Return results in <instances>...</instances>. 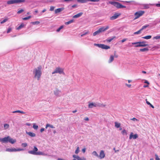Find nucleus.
Returning a JSON list of instances; mask_svg holds the SVG:
<instances>
[{"mask_svg": "<svg viewBox=\"0 0 160 160\" xmlns=\"http://www.w3.org/2000/svg\"><path fill=\"white\" fill-rule=\"evenodd\" d=\"M42 67L40 66L33 70V72L34 75V78L38 80H39L40 79L42 74Z\"/></svg>", "mask_w": 160, "mask_h": 160, "instance_id": "1", "label": "nucleus"}, {"mask_svg": "<svg viewBox=\"0 0 160 160\" xmlns=\"http://www.w3.org/2000/svg\"><path fill=\"white\" fill-rule=\"evenodd\" d=\"M34 148L33 150L29 151L28 152L29 153L35 155H43L44 156L47 155V154L43 153L42 152H37L38 150V148L35 146H34Z\"/></svg>", "mask_w": 160, "mask_h": 160, "instance_id": "2", "label": "nucleus"}, {"mask_svg": "<svg viewBox=\"0 0 160 160\" xmlns=\"http://www.w3.org/2000/svg\"><path fill=\"white\" fill-rule=\"evenodd\" d=\"M52 74L53 75L55 73H59L64 75L65 73L63 71V69L62 68L57 67L52 72Z\"/></svg>", "mask_w": 160, "mask_h": 160, "instance_id": "3", "label": "nucleus"}, {"mask_svg": "<svg viewBox=\"0 0 160 160\" xmlns=\"http://www.w3.org/2000/svg\"><path fill=\"white\" fill-rule=\"evenodd\" d=\"M132 44L135 45V47H145L148 45L147 44H146L144 41L132 42Z\"/></svg>", "mask_w": 160, "mask_h": 160, "instance_id": "4", "label": "nucleus"}, {"mask_svg": "<svg viewBox=\"0 0 160 160\" xmlns=\"http://www.w3.org/2000/svg\"><path fill=\"white\" fill-rule=\"evenodd\" d=\"M109 2L118 8H125L126 7L125 6L122 5L119 2H117L110 1Z\"/></svg>", "mask_w": 160, "mask_h": 160, "instance_id": "5", "label": "nucleus"}, {"mask_svg": "<svg viewBox=\"0 0 160 160\" xmlns=\"http://www.w3.org/2000/svg\"><path fill=\"white\" fill-rule=\"evenodd\" d=\"M144 11H139L136 12L134 14L135 18L134 19L136 20L138 18L142 16L144 13Z\"/></svg>", "mask_w": 160, "mask_h": 160, "instance_id": "6", "label": "nucleus"}, {"mask_svg": "<svg viewBox=\"0 0 160 160\" xmlns=\"http://www.w3.org/2000/svg\"><path fill=\"white\" fill-rule=\"evenodd\" d=\"M25 0H11L7 2L8 4H12L15 3H20L24 2Z\"/></svg>", "mask_w": 160, "mask_h": 160, "instance_id": "7", "label": "nucleus"}, {"mask_svg": "<svg viewBox=\"0 0 160 160\" xmlns=\"http://www.w3.org/2000/svg\"><path fill=\"white\" fill-rule=\"evenodd\" d=\"M94 45L99 48L105 49H108L110 48V47L108 45L103 44H94Z\"/></svg>", "mask_w": 160, "mask_h": 160, "instance_id": "8", "label": "nucleus"}, {"mask_svg": "<svg viewBox=\"0 0 160 160\" xmlns=\"http://www.w3.org/2000/svg\"><path fill=\"white\" fill-rule=\"evenodd\" d=\"M99 103L94 102H89L88 104V107L89 108H92L94 107H96L100 106Z\"/></svg>", "mask_w": 160, "mask_h": 160, "instance_id": "9", "label": "nucleus"}, {"mask_svg": "<svg viewBox=\"0 0 160 160\" xmlns=\"http://www.w3.org/2000/svg\"><path fill=\"white\" fill-rule=\"evenodd\" d=\"M138 137V135L137 134H135L134 135L133 134V133L131 132L130 133L129 139H136Z\"/></svg>", "mask_w": 160, "mask_h": 160, "instance_id": "10", "label": "nucleus"}, {"mask_svg": "<svg viewBox=\"0 0 160 160\" xmlns=\"http://www.w3.org/2000/svg\"><path fill=\"white\" fill-rule=\"evenodd\" d=\"M109 28V27L108 26H105L102 27L100 28H99V29L101 33L104 32L105 31L107 30Z\"/></svg>", "mask_w": 160, "mask_h": 160, "instance_id": "11", "label": "nucleus"}, {"mask_svg": "<svg viewBox=\"0 0 160 160\" xmlns=\"http://www.w3.org/2000/svg\"><path fill=\"white\" fill-rule=\"evenodd\" d=\"M121 14L119 13H115L113 16L110 18V19L111 20H113L117 18Z\"/></svg>", "mask_w": 160, "mask_h": 160, "instance_id": "12", "label": "nucleus"}, {"mask_svg": "<svg viewBox=\"0 0 160 160\" xmlns=\"http://www.w3.org/2000/svg\"><path fill=\"white\" fill-rule=\"evenodd\" d=\"M9 136L5 137L3 138H0V141L3 143H7L8 142Z\"/></svg>", "mask_w": 160, "mask_h": 160, "instance_id": "13", "label": "nucleus"}, {"mask_svg": "<svg viewBox=\"0 0 160 160\" xmlns=\"http://www.w3.org/2000/svg\"><path fill=\"white\" fill-rule=\"evenodd\" d=\"M105 157V154L104 151L103 150L101 151L99 157L100 158L102 159L104 158Z\"/></svg>", "mask_w": 160, "mask_h": 160, "instance_id": "14", "label": "nucleus"}, {"mask_svg": "<svg viewBox=\"0 0 160 160\" xmlns=\"http://www.w3.org/2000/svg\"><path fill=\"white\" fill-rule=\"evenodd\" d=\"M26 133L29 135L30 136L32 137H33L36 136V134L31 132H28L27 131L26 132Z\"/></svg>", "mask_w": 160, "mask_h": 160, "instance_id": "15", "label": "nucleus"}, {"mask_svg": "<svg viewBox=\"0 0 160 160\" xmlns=\"http://www.w3.org/2000/svg\"><path fill=\"white\" fill-rule=\"evenodd\" d=\"M9 138L8 142L12 144H13L16 142V140L15 139H13L11 138L10 136H9Z\"/></svg>", "mask_w": 160, "mask_h": 160, "instance_id": "16", "label": "nucleus"}, {"mask_svg": "<svg viewBox=\"0 0 160 160\" xmlns=\"http://www.w3.org/2000/svg\"><path fill=\"white\" fill-rule=\"evenodd\" d=\"M64 9L63 8H58L55 10V13H57L62 11Z\"/></svg>", "mask_w": 160, "mask_h": 160, "instance_id": "17", "label": "nucleus"}, {"mask_svg": "<svg viewBox=\"0 0 160 160\" xmlns=\"http://www.w3.org/2000/svg\"><path fill=\"white\" fill-rule=\"evenodd\" d=\"M60 92V91L58 89H56L54 91V95H55L57 96H59Z\"/></svg>", "mask_w": 160, "mask_h": 160, "instance_id": "18", "label": "nucleus"}, {"mask_svg": "<svg viewBox=\"0 0 160 160\" xmlns=\"http://www.w3.org/2000/svg\"><path fill=\"white\" fill-rule=\"evenodd\" d=\"M114 56L112 55H111L110 58H109V59L108 61V62L109 63H111L114 60Z\"/></svg>", "mask_w": 160, "mask_h": 160, "instance_id": "19", "label": "nucleus"}, {"mask_svg": "<svg viewBox=\"0 0 160 160\" xmlns=\"http://www.w3.org/2000/svg\"><path fill=\"white\" fill-rule=\"evenodd\" d=\"M83 14V13L82 12H80L75 15H74L73 18H79V17H80V16H81Z\"/></svg>", "mask_w": 160, "mask_h": 160, "instance_id": "20", "label": "nucleus"}, {"mask_svg": "<svg viewBox=\"0 0 160 160\" xmlns=\"http://www.w3.org/2000/svg\"><path fill=\"white\" fill-rule=\"evenodd\" d=\"M15 148H7L6 150V151L9 152H15Z\"/></svg>", "mask_w": 160, "mask_h": 160, "instance_id": "21", "label": "nucleus"}, {"mask_svg": "<svg viewBox=\"0 0 160 160\" xmlns=\"http://www.w3.org/2000/svg\"><path fill=\"white\" fill-rule=\"evenodd\" d=\"M48 127L52 128H55V127L53 125L48 123L46 125L45 128L47 129Z\"/></svg>", "mask_w": 160, "mask_h": 160, "instance_id": "22", "label": "nucleus"}, {"mask_svg": "<svg viewBox=\"0 0 160 160\" xmlns=\"http://www.w3.org/2000/svg\"><path fill=\"white\" fill-rule=\"evenodd\" d=\"M121 133L123 135H127V131L125 129H123L121 132Z\"/></svg>", "mask_w": 160, "mask_h": 160, "instance_id": "23", "label": "nucleus"}, {"mask_svg": "<svg viewBox=\"0 0 160 160\" xmlns=\"http://www.w3.org/2000/svg\"><path fill=\"white\" fill-rule=\"evenodd\" d=\"M152 4H143V6L144 7V8L145 9H148L149 8V5H152Z\"/></svg>", "mask_w": 160, "mask_h": 160, "instance_id": "24", "label": "nucleus"}, {"mask_svg": "<svg viewBox=\"0 0 160 160\" xmlns=\"http://www.w3.org/2000/svg\"><path fill=\"white\" fill-rule=\"evenodd\" d=\"M101 32H100L99 29H98V30L96 32H94L93 33V36H95L96 35H97L99 34Z\"/></svg>", "mask_w": 160, "mask_h": 160, "instance_id": "25", "label": "nucleus"}, {"mask_svg": "<svg viewBox=\"0 0 160 160\" xmlns=\"http://www.w3.org/2000/svg\"><path fill=\"white\" fill-rule=\"evenodd\" d=\"M115 127L117 128H119L121 124L120 123L118 122H115Z\"/></svg>", "mask_w": 160, "mask_h": 160, "instance_id": "26", "label": "nucleus"}, {"mask_svg": "<svg viewBox=\"0 0 160 160\" xmlns=\"http://www.w3.org/2000/svg\"><path fill=\"white\" fill-rule=\"evenodd\" d=\"M152 37L151 36V35H148L147 36L145 37H142V38L146 39H150Z\"/></svg>", "mask_w": 160, "mask_h": 160, "instance_id": "27", "label": "nucleus"}, {"mask_svg": "<svg viewBox=\"0 0 160 160\" xmlns=\"http://www.w3.org/2000/svg\"><path fill=\"white\" fill-rule=\"evenodd\" d=\"M24 26L25 25L24 24L22 23L17 28V30H19L21 28H23Z\"/></svg>", "mask_w": 160, "mask_h": 160, "instance_id": "28", "label": "nucleus"}, {"mask_svg": "<svg viewBox=\"0 0 160 160\" xmlns=\"http://www.w3.org/2000/svg\"><path fill=\"white\" fill-rule=\"evenodd\" d=\"M33 128L35 130H37L38 128V127L35 123H33Z\"/></svg>", "mask_w": 160, "mask_h": 160, "instance_id": "29", "label": "nucleus"}, {"mask_svg": "<svg viewBox=\"0 0 160 160\" xmlns=\"http://www.w3.org/2000/svg\"><path fill=\"white\" fill-rule=\"evenodd\" d=\"M148 51V48H145L142 49H140V51L141 52H145Z\"/></svg>", "mask_w": 160, "mask_h": 160, "instance_id": "30", "label": "nucleus"}, {"mask_svg": "<svg viewBox=\"0 0 160 160\" xmlns=\"http://www.w3.org/2000/svg\"><path fill=\"white\" fill-rule=\"evenodd\" d=\"M92 154L93 155L95 156H96L98 157H99V155L96 151H94L93 152Z\"/></svg>", "mask_w": 160, "mask_h": 160, "instance_id": "31", "label": "nucleus"}, {"mask_svg": "<svg viewBox=\"0 0 160 160\" xmlns=\"http://www.w3.org/2000/svg\"><path fill=\"white\" fill-rule=\"evenodd\" d=\"M77 159L78 160H86V159L84 157L81 158L79 156L77 157Z\"/></svg>", "mask_w": 160, "mask_h": 160, "instance_id": "32", "label": "nucleus"}, {"mask_svg": "<svg viewBox=\"0 0 160 160\" xmlns=\"http://www.w3.org/2000/svg\"><path fill=\"white\" fill-rule=\"evenodd\" d=\"M9 127V125L8 124H4V127L5 129H8Z\"/></svg>", "mask_w": 160, "mask_h": 160, "instance_id": "33", "label": "nucleus"}, {"mask_svg": "<svg viewBox=\"0 0 160 160\" xmlns=\"http://www.w3.org/2000/svg\"><path fill=\"white\" fill-rule=\"evenodd\" d=\"M160 39V36H157L155 37H154L153 38V40H158Z\"/></svg>", "mask_w": 160, "mask_h": 160, "instance_id": "34", "label": "nucleus"}, {"mask_svg": "<svg viewBox=\"0 0 160 160\" xmlns=\"http://www.w3.org/2000/svg\"><path fill=\"white\" fill-rule=\"evenodd\" d=\"M88 33H89V32L88 31L84 32V33L81 35V36L83 37L84 36L86 35Z\"/></svg>", "mask_w": 160, "mask_h": 160, "instance_id": "35", "label": "nucleus"}, {"mask_svg": "<svg viewBox=\"0 0 160 160\" xmlns=\"http://www.w3.org/2000/svg\"><path fill=\"white\" fill-rule=\"evenodd\" d=\"M149 26V25H145L143 26L142 27V28L141 29L142 31L143 30L146 28H147Z\"/></svg>", "mask_w": 160, "mask_h": 160, "instance_id": "36", "label": "nucleus"}, {"mask_svg": "<svg viewBox=\"0 0 160 160\" xmlns=\"http://www.w3.org/2000/svg\"><path fill=\"white\" fill-rule=\"evenodd\" d=\"M115 38V37H114L112 38H110L108 39H107L106 41L107 42H111L112 40L114 38Z\"/></svg>", "mask_w": 160, "mask_h": 160, "instance_id": "37", "label": "nucleus"}, {"mask_svg": "<svg viewBox=\"0 0 160 160\" xmlns=\"http://www.w3.org/2000/svg\"><path fill=\"white\" fill-rule=\"evenodd\" d=\"M79 152V147H78L77 148L76 150L75 151V153L76 154H78Z\"/></svg>", "mask_w": 160, "mask_h": 160, "instance_id": "38", "label": "nucleus"}, {"mask_svg": "<svg viewBox=\"0 0 160 160\" xmlns=\"http://www.w3.org/2000/svg\"><path fill=\"white\" fill-rule=\"evenodd\" d=\"M63 28V26H61L57 30V32H59Z\"/></svg>", "mask_w": 160, "mask_h": 160, "instance_id": "39", "label": "nucleus"}, {"mask_svg": "<svg viewBox=\"0 0 160 160\" xmlns=\"http://www.w3.org/2000/svg\"><path fill=\"white\" fill-rule=\"evenodd\" d=\"M73 22V20H71L67 22H65V24L66 25H68Z\"/></svg>", "mask_w": 160, "mask_h": 160, "instance_id": "40", "label": "nucleus"}, {"mask_svg": "<svg viewBox=\"0 0 160 160\" xmlns=\"http://www.w3.org/2000/svg\"><path fill=\"white\" fill-rule=\"evenodd\" d=\"M8 18H5L3 21H2L0 23L1 24H3L6 22H7L8 21Z\"/></svg>", "mask_w": 160, "mask_h": 160, "instance_id": "41", "label": "nucleus"}, {"mask_svg": "<svg viewBox=\"0 0 160 160\" xmlns=\"http://www.w3.org/2000/svg\"><path fill=\"white\" fill-rule=\"evenodd\" d=\"M31 23L33 25L38 24L40 23V22L38 21H36L35 22H31Z\"/></svg>", "mask_w": 160, "mask_h": 160, "instance_id": "42", "label": "nucleus"}, {"mask_svg": "<svg viewBox=\"0 0 160 160\" xmlns=\"http://www.w3.org/2000/svg\"><path fill=\"white\" fill-rule=\"evenodd\" d=\"M125 85L128 88H131L132 85L131 84H128L127 83H125Z\"/></svg>", "mask_w": 160, "mask_h": 160, "instance_id": "43", "label": "nucleus"}, {"mask_svg": "<svg viewBox=\"0 0 160 160\" xmlns=\"http://www.w3.org/2000/svg\"><path fill=\"white\" fill-rule=\"evenodd\" d=\"M130 120H132L134 122H138V120L135 118H133L130 119Z\"/></svg>", "mask_w": 160, "mask_h": 160, "instance_id": "44", "label": "nucleus"}, {"mask_svg": "<svg viewBox=\"0 0 160 160\" xmlns=\"http://www.w3.org/2000/svg\"><path fill=\"white\" fill-rule=\"evenodd\" d=\"M31 18V16H29L27 17H25V18H22V19L24 20H27L30 19Z\"/></svg>", "mask_w": 160, "mask_h": 160, "instance_id": "45", "label": "nucleus"}, {"mask_svg": "<svg viewBox=\"0 0 160 160\" xmlns=\"http://www.w3.org/2000/svg\"><path fill=\"white\" fill-rule=\"evenodd\" d=\"M21 145L22 147H26L28 145L26 143H22Z\"/></svg>", "mask_w": 160, "mask_h": 160, "instance_id": "46", "label": "nucleus"}, {"mask_svg": "<svg viewBox=\"0 0 160 160\" xmlns=\"http://www.w3.org/2000/svg\"><path fill=\"white\" fill-rule=\"evenodd\" d=\"M78 156H76L75 155H72V157L74 158L73 159V160H77V157H78Z\"/></svg>", "mask_w": 160, "mask_h": 160, "instance_id": "47", "label": "nucleus"}, {"mask_svg": "<svg viewBox=\"0 0 160 160\" xmlns=\"http://www.w3.org/2000/svg\"><path fill=\"white\" fill-rule=\"evenodd\" d=\"M141 31H142V30L140 29V30H139V31H138L137 32H135L134 33V34H139V33H140L141 32Z\"/></svg>", "mask_w": 160, "mask_h": 160, "instance_id": "48", "label": "nucleus"}, {"mask_svg": "<svg viewBox=\"0 0 160 160\" xmlns=\"http://www.w3.org/2000/svg\"><path fill=\"white\" fill-rule=\"evenodd\" d=\"M15 150H16L15 152H17V151H23V150H24V149H21V148H18V149L15 148Z\"/></svg>", "mask_w": 160, "mask_h": 160, "instance_id": "49", "label": "nucleus"}, {"mask_svg": "<svg viewBox=\"0 0 160 160\" xmlns=\"http://www.w3.org/2000/svg\"><path fill=\"white\" fill-rule=\"evenodd\" d=\"M24 10L23 9H21L17 12V13L18 14H20Z\"/></svg>", "mask_w": 160, "mask_h": 160, "instance_id": "50", "label": "nucleus"}, {"mask_svg": "<svg viewBox=\"0 0 160 160\" xmlns=\"http://www.w3.org/2000/svg\"><path fill=\"white\" fill-rule=\"evenodd\" d=\"M155 156L156 157V158H155L156 160H160V158H159V157L157 155V154L155 155Z\"/></svg>", "mask_w": 160, "mask_h": 160, "instance_id": "51", "label": "nucleus"}, {"mask_svg": "<svg viewBox=\"0 0 160 160\" xmlns=\"http://www.w3.org/2000/svg\"><path fill=\"white\" fill-rule=\"evenodd\" d=\"M17 112L20 113L22 114H24L25 112H23L22 111H21L20 110H17Z\"/></svg>", "mask_w": 160, "mask_h": 160, "instance_id": "52", "label": "nucleus"}, {"mask_svg": "<svg viewBox=\"0 0 160 160\" xmlns=\"http://www.w3.org/2000/svg\"><path fill=\"white\" fill-rule=\"evenodd\" d=\"M54 9V7L53 6H51L50 8V10L51 11H52Z\"/></svg>", "mask_w": 160, "mask_h": 160, "instance_id": "53", "label": "nucleus"}, {"mask_svg": "<svg viewBox=\"0 0 160 160\" xmlns=\"http://www.w3.org/2000/svg\"><path fill=\"white\" fill-rule=\"evenodd\" d=\"M11 30H12V29L11 28H9L8 29V30L7 31V33H9L11 31Z\"/></svg>", "mask_w": 160, "mask_h": 160, "instance_id": "54", "label": "nucleus"}, {"mask_svg": "<svg viewBox=\"0 0 160 160\" xmlns=\"http://www.w3.org/2000/svg\"><path fill=\"white\" fill-rule=\"evenodd\" d=\"M127 40V39H126V38L123 39L122 40V41H121L122 42H125V41H126Z\"/></svg>", "mask_w": 160, "mask_h": 160, "instance_id": "55", "label": "nucleus"}, {"mask_svg": "<svg viewBox=\"0 0 160 160\" xmlns=\"http://www.w3.org/2000/svg\"><path fill=\"white\" fill-rule=\"evenodd\" d=\"M86 149L85 148H83L82 149V151L83 153L85 152L86 151Z\"/></svg>", "mask_w": 160, "mask_h": 160, "instance_id": "56", "label": "nucleus"}, {"mask_svg": "<svg viewBox=\"0 0 160 160\" xmlns=\"http://www.w3.org/2000/svg\"><path fill=\"white\" fill-rule=\"evenodd\" d=\"M26 125L28 126H30L31 125V124L29 122H27L26 123Z\"/></svg>", "mask_w": 160, "mask_h": 160, "instance_id": "57", "label": "nucleus"}, {"mask_svg": "<svg viewBox=\"0 0 160 160\" xmlns=\"http://www.w3.org/2000/svg\"><path fill=\"white\" fill-rule=\"evenodd\" d=\"M144 83L147 84L148 85H149V82L146 80H145Z\"/></svg>", "mask_w": 160, "mask_h": 160, "instance_id": "58", "label": "nucleus"}, {"mask_svg": "<svg viewBox=\"0 0 160 160\" xmlns=\"http://www.w3.org/2000/svg\"><path fill=\"white\" fill-rule=\"evenodd\" d=\"M76 7H77V5H76V4L73 5L72 6V8H76Z\"/></svg>", "mask_w": 160, "mask_h": 160, "instance_id": "59", "label": "nucleus"}, {"mask_svg": "<svg viewBox=\"0 0 160 160\" xmlns=\"http://www.w3.org/2000/svg\"><path fill=\"white\" fill-rule=\"evenodd\" d=\"M44 131V128H42L40 129L41 132H42Z\"/></svg>", "mask_w": 160, "mask_h": 160, "instance_id": "60", "label": "nucleus"}, {"mask_svg": "<svg viewBox=\"0 0 160 160\" xmlns=\"http://www.w3.org/2000/svg\"><path fill=\"white\" fill-rule=\"evenodd\" d=\"M146 103L148 105H150L151 103L150 102H149L148 101H147V100L146 99Z\"/></svg>", "mask_w": 160, "mask_h": 160, "instance_id": "61", "label": "nucleus"}, {"mask_svg": "<svg viewBox=\"0 0 160 160\" xmlns=\"http://www.w3.org/2000/svg\"><path fill=\"white\" fill-rule=\"evenodd\" d=\"M84 119L85 120V121H88L89 120V118H88V117H86V118H85Z\"/></svg>", "mask_w": 160, "mask_h": 160, "instance_id": "62", "label": "nucleus"}, {"mask_svg": "<svg viewBox=\"0 0 160 160\" xmlns=\"http://www.w3.org/2000/svg\"><path fill=\"white\" fill-rule=\"evenodd\" d=\"M155 5L156 6L158 7H160V4H156Z\"/></svg>", "mask_w": 160, "mask_h": 160, "instance_id": "63", "label": "nucleus"}, {"mask_svg": "<svg viewBox=\"0 0 160 160\" xmlns=\"http://www.w3.org/2000/svg\"><path fill=\"white\" fill-rule=\"evenodd\" d=\"M46 9H44L42 11V13H43L44 12H46Z\"/></svg>", "mask_w": 160, "mask_h": 160, "instance_id": "64", "label": "nucleus"}]
</instances>
